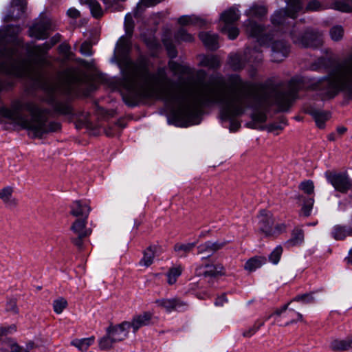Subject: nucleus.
Returning <instances> with one entry per match:
<instances>
[{"label": "nucleus", "instance_id": "16", "mask_svg": "<svg viewBox=\"0 0 352 352\" xmlns=\"http://www.w3.org/2000/svg\"><path fill=\"white\" fill-rule=\"evenodd\" d=\"M245 26L246 32L250 36L256 38L257 41L261 43H264L265 30L263 27L251 20H248L245 23Z\"/></svg>", "mask_w": 352, "mask_h": 352}, {"label": "nucleus", "instance_id": "11", "mask_svg": "<svg viewBox=\"0 0 352 352\" xmlns=\"http://www.w3.org/2000/svg\"><path fill=\"white\" fill-rule=\"evenodd\" d=\"M153 318V314L151 311H144L137 314L129 322V327L132 328L133 333H135L142 327L151 324Z\"/></svg>", "mask_w": 352, "mask_h": 352}, {"label": "nucleus", "instance_id": "51", "mask_svg": "<svg viewBox=\"0 0 352 352\" xmlns=\"http://www.w3.org/2000/svg\"><path fill=\"white\" fill-rule=\"evenodd\" d=\"M282 253V247L280 245L277 246L270 254L269 256L270 261L274 264H277L280 260Z\"/></svg>", "mask_w": 352, "mask_h": 352}, {"label": "nucleus", "instance_id": "30", "mask_svg": "<svg viewBox=\"0 0 352 352\" xmlns=\"http://www.w3.org/2000/svg\"><path fill=\"white\" fill-rule=\"evenodd\" d=\"M351 338L344 340H334L331 342L330 347L333 351H345L351 349Z\"/></svg>", "mask_w": 352, "mask_h": 352}, {"label": "nucleus", "instance_id": "26", "mask_svg": "<svg viewBox=\"0 0 352 352\" xmlns=\"http://www.w3.org/2000/svg\"><path fill=\"white\" fill-rule=\"evenodd\" d=\"M94 342V338H86L82 339H74L71 341V345L77 348L79 351L84 352L86 351L89 347L93 344Z\"/></svg>", "mask_w": 352, "mask_h": 352}, {"label": "nucleus", "instance_id": "7", "mask_svg": "<svg viewBox=\"0 0 352 352\" xmlns=\"http://www.w3.org/2000/svg\"><path fill=\"white\" fill-rule=\"evenodd\" d=\"M78 74L75 69H69L65 71L60 77V84L59 85L50 84L44 87L45 90L50 94L56 91L61 92H69L72 89V85L78 80Z\"/></svg>", "mask_w": 352, "mask_h": 352}, {"label": "nucleus", "instance_id": "3", "mask_svg": "<svg viewBox=\"0 0 352 352\" xmlns=\"http://www.w3.org/2000/svg\"><path fill=\"white\" fill-rule=\"evenodd\" d=\"M300 87L301 84L297 79L291 80L288 93H278L276 89L272 86H260L254 96L256 102V107H265L274 101L283 109L295 98V94Z\"/></svg>", "mask_w": 352, "mask_h": 352}, {"label": "nucleus", "instance_id": "33", "mask_svg": "<svg viewBox=\"0 0 352 352\" xmlns=\"http://www.w3.org/2000/svg\"><path fill=\"white\" fill-rule=\"evenodd\" d=\"M332 236L336 240H342L347 236H352V229H346L345 227L336 226L333 228Z\"/></svg>", "mask_w": 352, "mask_h": 352}, {"label": "nucleus", "instance_id": "5", "mask_svg": "<svg viewBox=\"0 0 352 352\" xmlns=\"http://www.w3.org/2000/svg\"><path fill=\"white\" fill-rule=\"evenodd\" d=\"M57 28L56 22L47 16H41L29 29V35L36 39H45Z\"/></svg>", "mask_w": 352, "mask_h": 352}, {"label": "nucleus", "instance_id": "27", "mask_svg": "<svg viewBox=\"0 0 352 352\" xmlns=\"http://www.w3.org/2000/svg\"><path fill=\"white\" fill-rule=\"evenodd\" d=\"M331 7L343 12H352V0H331Z\"/></svg>", "mask_w": 352, "mask_h": 352}, {"label": "nucleus", "instance_id": "22", "mask_svg": "<svg viewBox=\"0 0 352 352\" xmlns=\"http://www.w3.org/2000/svg\"><path fill=\"white\" fill-rule=\"evenodd\" d=\"M177 22L182 26L195 25L203 27L207 23V21L204 19L195 15L182 16L177 19Z\"/></svg>", "mask_w": 352, "mask_h": 352}, {"label": "nucleus", "instance_id": "6", "mask_svg": "<svg viewBox=\"0 0 352 352\" xmlns=\"http://www.w3.org/2000/svg\"><path fill=\"white\" fill-rule=\"evenodd\" d=\"M291 36L293 42L301 47H318L322 44V34L314 30H307L302 34L293 30Z\"/></svg>", "mask_w": 352, "mask_h": 352}, {"label": "nucleus", "instance_id": "38", "mask_svg": "<svg viewBox=\"0 0 352 352\" xmlns=\"http://www.w3.org/2000/svg\"><path fill=\"white\" fill-rule=\"evenodd\" d=\"M200 63L202 66L210 68H216L219 65V61L214 56H202Z\"/></svg>", "mask_w": 352, "mask_h": 352}, {"label": "nucleus", "instance_id": "43", "mask_svg": "<svg viewBox=\"0 0 352 352\" xmlns=\"http://www.w3.org/2000/svg\"><path fill=\"white\" fill-rule=\"evenodd\" d=\"M286 230V225L285 223H278L274 227L273 226L269 230L265 236L267 237H275L278 235L283 233Z\"/></svg>", "mask_w": 352, "mask_h": 352}, {"label": "nucleus", "instance_id": "25", "mask_svg": "<svg viewBox=\"0 0 352 352\" xmlns=\"http://www.w3.org/2000/svg\"><path fill=\"white\" fill-rule=\"evenodd\" d=\"M158 247L151 245L148 247L143 252V257L140 261V265L148 267L153 263V259L157 253Z\"/></svg>", "mask_w": 352, "mask_h": 352}, {"label": "nucleus", "instance_id": "42", "mask_svg": "<svg viewBox=\"0 0 352 352\" xmlns=\"http://www.w3.org/2000/svg\"><path fill=\"white\" fill-rule=\"evenodd\" d=\"M329 34L332 40L335 41H340L343 37L344 29L341 25H335L330 29Z\"/></svg>", "mask_w": 352, "mask_h": 352}, {"label": "nucleus", "instance_id": "10", "mask_svg": "<svg viewBox=\"0 0 352 352\" xmlns=\"http://www.w3.org/2000/svg\"><path fill=\"white\" fill-rule=\"evenodd\" d=\"M195 274L197 276L214 278L217 276H224L225 268L221 263L200 265L195 269Z\"/></svg>", "mask_w": 352, "mask_h": 352}, {"label": "nucleus", "instance_id": "49", "mask_svg": "<svg viewBox=\"0 0 352 352\" xmlns=\"http://www.w3.org/2000/svg\"><path fill=\"white\" fill-rule=\"evenodd\" d=\"M175 37L177 40L181 41L191 42L194 40L193 36L183 28H181L177 31Z\"/></svg>", "mask_w": 352, "mask_h": 352}, {"label": "nucleus", "instance_id": "9", "mask_svg": "<svg viewBox=\"0 0 352 352\" xmlns=\"http://www.w3.org/2000/svg\"><path fill=\"white\" fill-rule=\"evenodd\" d=\"M326 176L328 182L340 192H346L352 188V180L344 173H329Z\"/></svg>", "mask_w": 352, "mask_h": 352}, {"label": "nucleus", "instance_id": "18", "mask_svg": "<svg viewBox=\"0 0 352 352\" xmlns=\"http://www.w3.org/2000/svg\"><path fill=\"white\" fill-rule=\"evenodd\" d=\"M156 303L168 312H171L173 310H182L187 306L186 302L177 298L157 300Z\"/></svg>", "mask_w": 352, "mask_h": 352}, {"label": "nucleus", "instance_id": "63", "mask_svg": "<svg viewBox=\"0 0 352 352\" xmlns=\"http://www.w3.org/2000/svg\"><path fill=\"white\" fill-rule=\"evenodd\" d=\"M226 302H227V299L226 298V296L223 294L220 297L217 298L214 304L217 306H223Z\"/></svg>", "mask_w": 352, "mask_h": 352}, {"label": "nucleus", "instance_id": "61", "mask_svg": "<svg viewBox=\"0 0 352 352\" xmlns=\"http://www.w3.org/2000/svg\"><path fill=\"white\" fill-rule=\"evenodd\" d=\"M67 14L72 19H77L80 16V12L74 8H69L67 12Z\"/></svg>", "mask_w": 352, "mask_h": 352}, {"label": "nucleus", "instance_id": "46", "mask_svg": "<svg viewBox=\"0 0 352 352\" xmlns=\"http://www.w3.org/2000/svg\"><path fill=\"white\" fill-rule=\"evenodd\" d=\"M124 28L126 34L129 36H131L134 28V22L133 20V16L131 13L127 14L125 16Z\"/></svg>", "mask_w": 352, "mask_h": 352}, {"label": "nucleus", "instance_id": "24", "mask_svg": "<svg viewBox=\"0 0 352 352\" xmlns=\"http://www.w3.org/2000/svg\"><path fill=\"white\" fill-rule=\"evenodd\" d=\"M240 14L235 8H231L221 14V25H232L239 20Z\"/></svg>", "mask_w": 352, "mask_h": 352}, {"label": "nucleus", "instance_id": "28", "mask_svg": "<svg viewBox=\"0 0 352 352\" xmlns=\"http://www.w3.org/2000/svg\"><path fill=\"white\" fill-rule=\"evenodd\" d=\"M311 114L314 118L316 125L320 129L324 128L325 122L329 120L330 117V113L329 112L318 110L311 111Z\"/></svg>", "mask_w": 352, "mask_h": 352}, {"label": "nucleus", "instance_id": "53", "mask_svg": "<svg viewBox=\"0 0 352 352\" xmlns=\"http://www.w3.org/2000/svg\"><path fill=\"white\" fill-rule=\"evenodd\" d=\"M168 67L175 74H180L184 72L183 67L175 61H170Z\"/></svg>", "mask_w": 352, "mask_h": 352}, {"label": "nucleus", "instance_id": "45", "mask_svg": "<svg viewBox=\"0 0 352 352\" xmlns=\"http://www.w3.org/2000/svg\"><path fill=\"white\" fill-rule=\"evenodd\" d=\"M197 242L189 243L186 244L177 243L175 245V250L177 252H184V254L191 252L192 249L196 246Z\"/></svg>", "mask_w": 352, "mask_h": 352}, {"label": "nucleus", "instance_id": "50", "mask_svg": "<svg viewBox=\"0 0 352 352\" xmlns=\"http://www.w3.org/2000/svg\"><path fill=\"white\" fill-rule=\"evenodd\" d=\"M131 36H129L126 34L124 36H122L117 43V47L118 50L125 52L128 50L130 47L129 38Z\"/></svg>", "mask_w": 352, "mask_h": 352}, {"label": "nucleus", "instance_id": "54", "mask_svg": "<svg viewBox=\"0 0 352 352\" xmlns=\"http://www.w3.org/2000/svg\"><path fill=\"white\" fill-rule=\"evenodd\" d=\"M164 44L170 58H175L177 56V50L175 46L169 41H164Z\"/></svg>", "mask_w": 352, "mask_h": 352}, {"label": "nucleus", "instance_id": "32", "mask_svg": "<svg viewBox=\"0 0 352 352\" xmlns=\"http://www.w3.org/2000/svg\"><path fill=\"white\" fill-rule=\"evenodd\" d=\"M265 320H257L252 326L243 331L242 336L244 338H252L260 329V328L264 325Z\"/></svg>", "mask_w": 352, "mask_h": 352}, {"label": "nucleus", "instance_id": "36", "mask_svg": "<svg viewBox=\"0 0 352 352\" xmlns=\"http://www.w3.org/2000/svg\"><path fill=\"white\" fill-rule=\"evenodd\" d=\"M298 199L300 201H302L303 204L301 208V212L306 217H308L311 214V211L314 203L313 198L306 199L303 196H298Z\"/></svg>", "mask_w": 352, "mask_h": 352}, {"label": "nucleus", "instance_id": "2", "mask_svg": "<svg viewBox=\"0 0 352 352\" xmlns=\"http://www.w3.org/2000/svg\"><path fill=\"white\" fill-rule=\"evenodd\" d=\"M48 111L41 108L32 100L25 98L12 101L10 107H1L0 114L13 123L28 131L34 138L57 131L60 124L56 122H48Z\"/></svg>", "mask_w": 352, "mask_h": 352}, {"label": "nucleus", "instance_id": "40", "mask_svg": "<svg viewBox=\"0 0 352 352\" xmlns=\"http://www.w3.org/2000/svg\"><path fill=\"white\" fill-rule=\"evenodd\" d=\"M220 31L228 35L230 39H234L239 35V29L232 25H221Z\"/></svg>", "mask_w": 352, "mask_h": 352}, {"label": "nucleus", "instance_id": "64", "mask_svg": "<svg viewBox=\"0 0 352 352\" xmlns=\"http://www.w3.org/2000/svg\"><path fill=\"white\" fill-rule=\"evenodd\" d=\"M249 54L254 56V60L259 61L262 59L261 54L255 50L249 52Z\"/></svg>", "mask_w": 352, "mask_h": 352}, {"label": "nucleus", "instance_id": "44", "mask_svg": "<svg viewBox=\"0 0 352 352\" xmlns=\"http://www.w3.org/2000/svg\"><path fill=\"white\" fill-rule=\"evenodd\" d=\"M117 342L116 340H113L111 336L109 335V331L107 330V334L103 337L99 342L100 348L102 350H107L111 349L113 344Z\"/></svg>", "mask_w": 352, "mask_h": 352}, {"label": "nucleus", "instance_id": "21", "mask_svg": "<svg viewBox=\"0 0 352 352\" xmlns=\"http://www.w3.org/2000/svg\"><path fill=\"white\" fill-rule=\"evenodd\" d=\"M260 232L265 236L267 234L269 230L274 223V219L272 213L267 210H261L259 216Z\"/></svg>", "mask_w": 352, "mask_h": 352}, {"label": "nucleus", "instance_id": "37", "mask_svg": "<svg viewBox=\"0 0 352 352\" xmlns=\"http://www.w3.org/2000/svg\"><path fill=\"white\" fill-rule=\"evenodd\" d=\"M304 240V234L302 230L296 229L293 231L292 238L287 241L289 245H296L302 243Z\"/></svg>", "mask_w": 352, "mask_h": 352}, {"label": "nucleus", "instance_id": "59", "mask_svg": "<svg viewBox=\"0 0 352 352\" xmlns=\"http://www.w3.org/2000/svg\"><path fill=\"white\" fill-rule=\"evenodd\" d=\"M6 346L10 347V352H19L21 347L13 340H8L5 342Z\"/></svg>", "mask_w": 352, "mask_h": 352}, {"label": "nucleus", "instance_id": "57", "mask_svg": "<svg viewBox=\"0 0 352 352\" xmlns=\"http://www.w3.org/2000/svg\"><path fill=\"white\" fill-rule=\"evenodd\" d=\"M252 120L254 122L263 123L265 122L267 120V116L265 113L263 112H256L252 114Z\"/></svg>", "mask_w": 352, "mask_h": 352}, {"label": "nucleus", "instance_id": "39", "mask_svg": "<svg viewBox=\"0 0 352 352\" xmlns=\"http://www.w3.org/2000/svg\"><path fill=\"white\" fill-rule=\"evenodd\" d=\"M313 293H307L302 295L296 296L292 300L291 305H296L298 302L303 304H310L314 302V297Z\"/></svg>", "mask_w": 352, "mask_h": 352}, {"label": "nucleus", "instance_id": "60", "mask_svg": "<svg viewBox=\"0 0 352 352\" xmlns=\"http://www.w3.org/2000/svg\"><path fill=\"white\" fill-rule=\"evenodd\" d=\"M80 52L85 56L91 55L90 43L84 42L80 46Z\"/></svg>", "mask_w": 352, "mask_h": 352}, {"label": "nucleus", "instance_id": "15", "mask_svg": "<svg viewBox=\"0 0 352 352\" xmlns=\"http://www.w3.org/2000/svg\"><path fill=\"white\" fill-rule=\"evenodd\" d=\"M129 322H123L121 324L109 327L108 329L109 335L111 336L113 340H116L117 342L124 340L129 334Z\"/></svg>", "mask_w": 352, "mask_h": 352}, {"label": "nucleus", "instance_id": "58", "mask_svg": "<svg viewBox=\"0 0 352 352\" xmlns=\"http://www.w3.org/2000/svg\"><path fill=\"white\" fill-rule=\"evenodd\" d=\"M208 242L211 248V250L213 254L215 252H217V250L221 249L223 247H224L226 245V242H219V241L212 242L210 241H208Z\"/></svg>", "mask_w": 352, "mask_h": 352}, {"label": "nucleus", "instance_id": "62", "mask_svg": "<svg viewBox=\"0 0 352 352\" xmlns=\"http://www.w3.org/2000/svg\"><path fill=\"white\" fill-rule=\"evenodd\" d=\"M160 1L161 0H142V1L138 4V8L140 7L142 4L146 6H151L159 3Z\"/></svg>", "mask_w": 352, "mask_h": 352}, {"label": "nucleus", "instance_id": "55", "mask_svg": "<svg viewBox=\"0 0 352 352\" xmlns=\"http://www.w3.org/2000/svg\"><path fill=\"white\" fill-rule=\"evenodd\" d=\"M322 8V4L316 0H314L308 3L306 10L309 11H317L321 10Z\"/></svg>", "mask_w": 352, "mask_h": 352}, {"label": "nucleus", "instance_id": "17", "mask_svg": "<svg viewBox=\"0 0 352 352\" xmlns=\"http://www.w3.org/2000/svg\"><path fill=\"white\" fill-rule=\"evenodd\" d=\"M91 208L85 203L77 200L70 206V214L76 219H88Z\"/></svg>", "mask_w": 352, "mask_h": 352}, {"label": "nucleus", "instance_id": "48", "mask_svg": "<svg viewBox=\"0 0 352 352\" xmlns=\"http://www.w3.org/2000/svg\"><path fill=\"white\" fill-rule=\"evenodd\" d=\"M230 65L234 70H238L243 67L244 63L241 60L240 56L235 54L230 56L229 59Z\"/></svg>", "mask_w": 352, "mask_h": 352}, {"label": "nucleus", "instance_id": "31", "mask_svg": "<svg viewBox=\"0 0 352 352\" xmlns=\"http://www.w3.org/2000/svg\"><path fill=\"white\" fill-rule=\"evenodd\" d=\"M80 3L89 6L92 15L98 18L103 14V11L98 1L96 0H80Z\"/></svg>", "mask_w": 352, "mask_h": 352}, {"label": "nucleus", "instance_id": "1", "mask_svg": "<svg viewBox=\"0 0 352 352\" xmlns=\"http://www.w3.org/2000/svg\"><path fill=\"white\" fill-rule=\"evenodd\" d=\"M123 85L134 96H148L164 100L173 109L176 124L189 125L195 117L199 107L205 102H217L222 104L223 119L241 116L248 107L254 89L239 76L230 78L228 85L204 86L199 90L181 87L166 76L164 68L155 74L148 73L144 64L130 67Z\"/></svg>", "mask_w": 352, "mask_h": 352}, {"label": "nucleus", "instance_id": "35", "mask_svg": "<svg viewBox=\"0 0 352 352\" xmlns=\"http://www.w3.org/2000/svg\"><path fill=\"white\" fill-rule=\"evenodd\" d=\"M183 268L181 265H177L171 267L167 273V281L169 285H173L176 283L177 278L182 274Z\"/></svg>", "mask_w": 352, "mask_h": 352}, {"label": "nucleus", "instance_id": "20", "mask_svg": "<svg viewBox=\"0 0 352 352\" xmlns=\"http://www.w3.org/2000/svg\"><path fill=\"white\" fill-rule=\"evenodd\" d=\"M87 219H76L71 226V230L79 237H87L91 234V229L87 228Z\"/></svg>", "mask_w": 352, "mask_h": 352}, {"label": "nucleus", "instance_id": "47", "mask_svg": "<svg viewBox=\"0 0 352 352\" xmlns=\"http://www.w3.org/2000/svg\"><path fill=\"white\" fill-rule=\"evenodd\" d=\"M67 302L63 298H60L54 301L53 308L55 313L60 314L67 307Z\"/></svg>", "mask_w": 352, "mask_h": 352}, {"label": "nucleus", "instance_id": "34", "mask_svg": "<svg viewBox=\"0 0 352 352\" xmlns=\"http://www.w3.org/2000/svg\"><path fill=\"white\" fill-rule=\"evenodd\" d=\"M267 10L264 6L254 4L247 11L246 14L250 17H262L267 14Z\"/></svg>", "mask_w": 352, "mask_h": 352}, {"label": "nucleus", "instance_id": "14", "mask_svg": "<svg viewBox=\"0 0 352 352\" xmlns=\"http://www.w3.org/2000/svg\"><path fill=\"white\" fill-rule=\"evenodd\" d=\"M289 53V46L283 41H276L272 44V58L274 62L283 60Z\"/></svg>", "mask_w": 352, "mask_h": 352}, {"label": "nucleus", "instance_id": "52", "mask_svg": "<svg viewBox=\"0 0 352 352\" xmlns=\"http://www.w3.org/2000/svg\"><path fill=\"white\" fill-rule=\"evenodd\" d=\"M299 188L300 190L308 195L312 194L314 190V183L310 180L305 181L300 183Z\"/></svg>", "mask_w": 352, "mask_h": 352}, {"label": "nucleus", "instance_id": "8", "mask_svg": "<svg viewBox=\"0 0 352 352\" xmlns=\"http://www.w3.org/2000/svg\"><path fill=\"white\" fill-rule=\"evenodd\" d=\"M285 1L287 2V9L278 10L272 16V22L275 25L283 23L287 16L295 19L297 16L296 13L302 8L299 0Z\"/></svg>", "mask_w": 352, "mask_h": 352}, {"label": "nucleus", "instance_id": "29", "mask_svg": "<svg viewBox=\"0 0 352 352\" xmlns=\"http://www.w3.org/2000/svg\"><path fill=\"white\" fill-rule=\"evenodd\" d=\"M266 259L264 257L256 256L249 259L245 264V270L252 272L265 263Z\"/></svg>", "mask_w": 352, "mask_h": 352}, {"label": "nucleus", "instance_id": "19", "mask_svg": "<svg viewBox=\"0 0 352 352\" xmlns=\"http://www.w3.org/2000/svg\"><path fill=\"white\" fill-rule=\"evenodd\" d=\"M14 188L8 186L0 189V199L8 208H14L17 206V199L13 197Z\"/></svg>", "mask_w": 352, "mask_h": 352}, {"label": "nucleus", "instance_id": "13", "mask_svg": "<svg viewBox=\"0 0 352 352\" xmlns=\"http://www.w3.org/2000/svg\"><path fill=\"white\" fill-rule=\"evenodd\" d=\"M25 8L26 2L24 0H12L5 20L9 21L18 19L24 13Z\"/></svg>", "mask_w": 352, "mask_h": 352}, {"label": "nucleus", "instance_id": "4", "mask_svg": "<svg viewBox=\"0 0 352 352\" xmlns=\"http://www.w3.org/2000/svg\"><path fill=\"white\" fill-rule=\"evenodd\" d=\"M296 309L298 307L296 305H291L290 302L266 317V320L271 317H275V321L279 326H287L298 321H302V315L297 311Z\"/></svg>", "mask_w": 352, "mask_h": 352}, {"label": "nucleus", "instance_id": "23", "mask_svg": "<svg viewBox=\"0 0 352 352\" xmlns=\"http://www.w3.org/2000/svg\"><path fill=\"white\" fill-rule=\"evenodd\" d=\"M200 40L208 49L214 50L219 47L218 36L216 34L203 32L199 35Z\"/></svg>", "mask_w": 352, "mask_h": 352}, {"label": "nucleus", "instance_id": "41", "mask_svg": "<svg viewBox=\"0 0 352 352\" xmlns=\"http://www.w3.org/2000/svg\"><path fill=\"white\" fill-rule=\"evenodd\" d=\"M197 254L202 256V258L211 256L213 253L208 241L197 246Z\"/></svg>", "mask_w": 352, "mask_h": 352}, {"label": "nucleus", "instance_id": "12", "mask_svg": "<svg viewBox=\"0 0 352 352\" xmlns=\"http://www.w3.org/2000/svg\"><path fill=\"white\" fill-rule=\"evenodd\" d=\"M60 39V35L59 34H56L54 35L50 43H45L42 45H28L27 51L30 56H36L40 57L42 56L47 50H48L52 46L58 43Z\"/></svg>", "mask_w": 352, "mask_h": 352}, {"label": "nucleus", "instance_id": "56", "mask_svg": "<svg viewBox=\"0 0 352 352\" xmlns=\"http://www.w3.org/2000/svg\"><path fill=\"white\" fill-rule=\"evenodd\" d=\"M6 311L14 314H18L19 309L15 300H10L7 302Z\"/></svg>", "mask_w": 352, "mask_h": 352}]
</instances>
